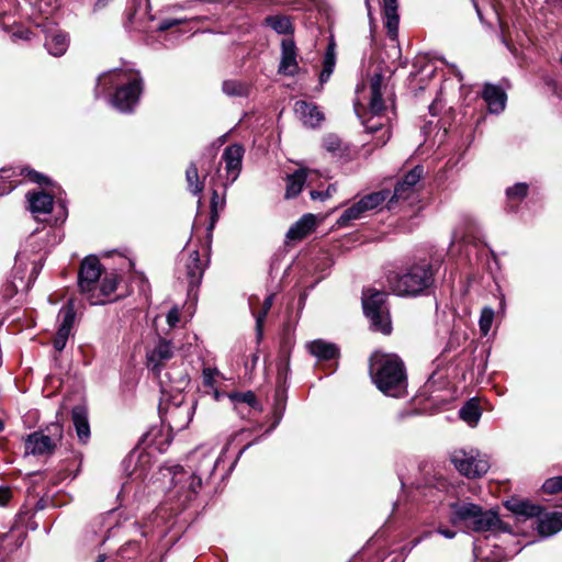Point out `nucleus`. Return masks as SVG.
<instances>
[{"instance_id":"1","label":"nucleus","mask_w":562,"mask_h":562,"mask_svg":"<svg viewBox=\"0 0 562 562\" xmlns=\"http://www.w3.org/2000/svg\"><path fill=\"white\" fill-rule=\"evenodd\" d=\"M370 373L376 387L385 395L401 397L406 394V370L397 355L375 351L370 358Z\"/></svg>"},{"instance_id":"2","label":"nucleus","mask_w":562,"mask_h":562,"mask_svg":"<svg viewBox=\"0 0 562 562\" xmlns=\"http://www.w3.org/2000/svg\"><path fill=\"white\" fill-rule=\"evenodd\" d=\"M386 86V80L381 72H374L370 77L368 111L362 124L368 133L382 132L378 137L376 146H384L390 139L389 117L384 115L386 104L383 99Z\"/></svg>"},{"instance_id":"3","label":"nucleus","mask_w":562,"mask_h":562,"mask_svg":"<svg viewBox=\"0 0 562 562\" xmlns=\"http://www.w3.org/2000/svg\"><path fill=\"white\" fill-rule=\"evenodd\" d=\"M434 276L432 266L420 261L390 279L389 283L393 293L398 296H417L432 285Z\"/></svg>"},{"instance_id":"4","label":"nucleus","mask_w":562,"mask_h":562,"mask_svg":"<svg viewBox=\"0 0 562 562\" xmlns=\"http://www.w3.org/2000/svg\"><path fill=\"white\" fill-rule=\"evenodd\" d=\"M451 508L450 521L453 525L462 522L468 529L476 532L494 530L501 525V519L495 512H484L475 504H452Z\"/></svg>"},{"instance_id":"5","label":"nucleus","mask_w":562,"mask_h":562,"mask_svg":"<svg viewBox=\"0 0 562 562\" xmlns=\"http://www.w3.org/2000/svg\"><path fill=\"white\" fill-rule=\"evenodd\" d=\"M215 468V460L209 456H205L202 464L192 472L186 471L181 465H175L170 470L175 494L179 497L184 496L187 501H190L196 495L202 485L201 474H212Z\"/></svg>"},{"instance_id":"6","label":"nucleus","mask_w":562,"mask_h":562,"mask_svg":"<svg viewBox=\"0 0 562 562\" xmlns=\"http://www.w3.org/2000/svg\"><path fill=\"white\" fill-rule=\"evenodd\" d=\"M117 82L122 86L117 88L112 102L121 112H130L139 100L142 92V78L138 71L115 70L112 72Z\"/></svg>"},{"instance_id":"7","label":"nucleus","mask_w":562,"mask_h":562,"mask_svg":"<svg viewBox=\"0 0 562 562\" xmlns=\"http://www.w3.org/2000/svg\"><path fill=\"white\" fill-rule=\"evenodd\" d=\"M386 293L367 289L363 291L362 305L366 316L374 330L389 335L392 330L389 308L385 304Z\"/></svg>"},{"instance_id":"8","label":"nucleus","mask_w":562,"mask_h":562,"mask_svg":"<svg viewBox=\"0 0 562 562\" xmlns=\"http://www.w3.org/2000/svg\"><path fill=\"white\" fill-rule=\"evenodd\" d=\"M450 460L462 475L470 479L480 477L490 469L487 459L474 449L470 451L463 449L454 450L450 456Z\"/></svg>"},{"instance_id":"9","label":"nucleus","mask_w":562,"mask_h":562,"mask_svg":"<svg viewBox=\"0 0 562 562\" xmlns=\"http://www.w3.org/2000/svg\"><path fill=\"white\" fill-rule=\"evenodd\" d=\"M195 405L193 402H180L168 404L161 416L164 423L172 431L186 429L192 420Z\"/></svg>"},{"instance_id":"10","label":"nucleus","mask_w":562,"mask_h":562,"mask_svg":"<svg viewBox=\"0 0 562 562\" xmlns=\"http://www.w3.org/2000/svg\"><path fill=\"white\" fill-rule=\"evenodd\" d=\"M102 274L100 260L95 256L86 257L78 272V285L80 292L89 300V294L97 288Z\"/></svg>"},{"instance_id":"11","label":"nucleus","mask_w":562,"mask_h":562,"mask_svg":"<svg viewBox=\"0 0 562 562\" xmlns=\"http://www.w3.org/2000/svg\"><path fill=\"white\" fill-rule=\"evenodd\" d=\"M54 428L58 432L55 438L43 432L31 434L25 441L26 452L37 456L52 453L61 437L60 427L55 425Z\"/></svg>"},{"instance_id":"12","label":"nucleus","mask_w":562,"mask_h":562,"mask_svg":"<svg viewBox=\"0 0 562 562\" xmlns=\"http://www.w3.org/2000/svg\"><path fill=\"white\" fill-rule=\"evenodd\" d=\"M296 46L292 38L281 41V60L278 72L284 76L293 77L300 71L297 63Z\"/></svg>"},{"instance_id":"13","label":"nucleus","mask_w":562,"mask_h":562,"mask_svg":"<svg viewBox=\"0 0 562 562\" xmlns=\"http://www.w3.org/2000/svg\"><path fill=\"white\" fill-rule=\"evenodd\" d=\"M60 315L63 319L53 339L54 348L57 351H61L66 347V342L75 324L76 313L71 302L60 310Z\"/></svg>"},{"instance_id":"14","label":"nucleus","mask_w":562,"mask_h":562,"mask_svg":"<svg viewBox=\"0 0 562 562\" xmlns=\"http://www.w3.org/2000/svg\"><path fill=\"white\" fill-rule=\"evenodd\" d=\"M243 156L244 148L240 145L234 144L224 149L222 159L225 162L228 183H233L238 178L241 170Z\"/></svg>"},{"instance_id":"15","label":"nucleus","mask_w":562,"mask_h":562,"mask_svg":"<svg viewBox=\"0 0 562 562\" xmlns=\"http://www.w3.org/2000/svg\"><path fill=\"white\" fill-rule=\"evenodd\" d=\"M173 348L171 342L166 339H159L157 345L147 353V366L154 372L159 373L161 367L172 358Z\"/></svg>"},{"instance_id":"16","label":"nucleus","mask_w":562,"mask_h":562,"mask_svg":"<svg viewBox=\"0 0 562 562\" xmlns=\"http://www.w3.org/2000/svg\"><path fill=\"white\" fill-rule=\"evenodd\" d=\"M119 278L115 273H106L101 283L89 294V302L92 305L104 304L117 288Z\"/></svg>"},{"instance_id":"17","label":"nucleus","mask_w":562,"mask_h":562,"mask_svg":"<svg viewBox=\"0 0 562 562\" xmlns=\"http://www.w3.org/2000/svg\"><path fill=\"white\" fill-rule=\"evenodd\" d=\"M294 111L302 123L307 127H317L324 121V114L317 105L306 102L296 101Z\"/></svg>"},{"instance_id":"18","label":"nucleus","mask_w":562,"mask_h":562,"mask_svg":"<svg viewBox=\"0 0 562 562\" xmlns=\"http://www.w3.org/2000/svg\"><path fill=\"white\" fill-rule=\"evenodd\" d=\"M184 270L191 291L194 286L199 285L204 272V267L198 250H192L188 254L184 259Z\"/></svg>"},{"instance_id":"19","label":"nucleus","mask_w":562,"mask_h":562,"mask_svg":"<svg viewBox=\"0 0 562 562\" xmlns=\"http://www.w3.org/2000/svg\"><path fill=\"white\" fill-rule=\"evenodd\" d=\"M482 95L492 113H499L504 110L506 94L498 86L486 83Z\"/></svg>"},{"instance_id":"20","label":"nucleus","mask_w":562,"mask_h":562,"mask_svg":"<svg viewBox=\"0 0 562 562\" xmlns=\"http://www.w3.org/2000/svg\"><path fill=\"white\" fill-rule=\"evenodd\" d=\"M71 418L78 439L86 443L90 438V425L86 407L81 405L75 406L71 412Z\"/></svg>"},{"instance_id":"21","label":"nucleus","mask_w":562,"mask_h":562,"mask_svg":"<svg viewBox=\"0 0 562 562\" xmlns=\"http://www.w3.org/2000/svg\"><path fill=\"white\" fill-rule=\"evenodd\" d=\"M316 226L315 215L308 213L294 223L286 233L290 240H301L306 237Z\"/></svg>"},{"instance_id":"22","label":"nucleus","mask_w":562,"mask_h":562,"mask_svg":"<svg viewBox=\"0 0 562 562\" xmlns=\"http://www.w3.org/2000/svg\"><path fill=\"white\" fill-rule=\"evenodd\" d=\"M385 27L391 38H396L398 32L400 16L397 14V0H382Z\"/></svg>"},{"instance_id":"23","label":"nucleus","mask_w":562,"mask_h":562,"mask_svg":"<svg viewBox=\"0 0 562 562\" xmlns=\"http://www.w3.org/2000/svg\"><path fill=\"white\" fill-rule=\"evenodd\" d=\"M505 506L508 510H510L515 515L528 517V518L538 517L542 512L541 506L532 504L529 501L518 499V498H513L510 501H507Z\"/></svg>"},{"instance_id":"24","label":"nucleus","mask_w":562,"mask_h":562,"mask_svg":"<svg viewBox=\"0 0 562 562\" xmlns=\"http://www.w3.org/2000/svg\"><path fill=\"white\" fill-rule=\"evenodd\" d=\"M27 200L33 214H48L53 209V196L43 191L29 193Z\"/></svg>"},{"instance_id":"25","label":"nucleus","mask_w":562,"mask_h":562,"mask_svg":"<svg viewBox=\"0 0 562 562\" xmlns=\"http://www.w3.org/2000/svg\"><path fill=\"white\" fill-rule=\"evenodd\" d=\"M308 351L319 360H330L338 356L336 345L317 339L307 344Z\"/></svg>"},{"instance_id":"26","label":"nucleus","mask_w":562,"mask_h":562,"mask_svg":"<svg viewBox=\"0 0 562 562\" xmlns=\"http://www.w3.org/2000/svg\"><path fill=\"white\" fill-rule=\"evenodd\" d=\"M562 529V513L554 512L539 520L538 531L541 536L549 537Z\"/></svg>"},{"instance_id":"27","label":"nucleus","mask_w":562,"mask_h":562,"mask_svg":"<svg viewBox=\"0 0 562 562\" xmlns=\"http://www.w3.org/2000/svg\"><path fill=\"white\" fill-rule=\"evenodd\" d=\"M307 178L306 169H299L294 173L286 177L285 198H295L303 189Z\"/></svg>"},{"instance_id":"28","label":"nucleus","mask_w":562,"mask_h":562,"mask_svg":"<svg viewBox=\"0 0 562 562\" xmlns=\"http://www.w3.org/2000/svg\"><path fill=\"white\" fill-rule=\"evenodd\" d=\"M69 40L67 34L57 32L47 36L46 47L53 56H61L68 48Z\"/></svg>"},{"instance_id":"29","label":"nucleus","mask_w":562,"mask_h":562,"mask_svg":"<svg viewBox=\"0 0 562 562\" xmlns=\"http://www.w3.org/2000/svg\"><path fill=\"white\" fill-rule=\"evenodd\" d=\"M481 415V408L474 398L468 401L459 411L460 418L470 426H475L479 423Z\"/></svg>"},{"instance_id":"30","label":"nucleus","mask_w":562,"mask_h":562,"mask_svg":"<svg viewBox=\"0 0 562 562\" xmlns=\"http://www.w3.org/2000/svg\"><path fill=\"white\" fill-rule=\"evenodd\" d=\"M265 23L278 34H290L293 31L291 20L284 15H269L265 19Z\"/></svg>"},{"instance_id":"31","label":"nucleus","mask_w":562,"mask_h":562,"mask_svg":"<svg viewBox=\"0 0 562 562\" xmlns=\"http://www.w3.org/2000/svg\"><path fill=\"white\" fill-rule=\"evenodd\" d=\"M424 169L422 166H416L405 175L403 180L398 181L394 188V194L400 195L403 191V186L407 184L408 189H414L423 176Z\"/></svg>"},{"instance_id":"32","label":"nucleus","mask_w":562,"mask_h":562,"mask_svg":"<svg viewBox=\"0 0 562 562\" xmlns=\"http://www.w3.org/2000/svg\"><path fill=\"white\" fill-rule=\"evenodd\" d=\"M186 179L188 189L193 194H200L204 189V182L200 180L198 168L194 162H191L186 171Z\"/></svg>"},{"instance_id":"33","label":"nucleus","mask_w":562,"mask_h":562,"mask_svg":"<svg viewBox=\"0 0 562 562\" xmlns=\"http://www.w3.org/2000/svg\"><path fill=\"white\" fill-rule=\"evenodd\" d=\"M366 212L361 201L352 204L350 207L344 211V213L338 218V224L340 226L347 225L349 222L358 220Z\"/></svg>"},{"instance_id":"34","label":"nucleus","mask_w":562,"mask_h":562,"mask_svg":"<svg viewBox=\"0 0 562 562\" xmlns=\"http://www.w3.org/2000/svg\"><path fill=\"white\" fill-rule=\"evenodd\" d=\"M335 63H336V60H335L334 49L329 46L325 54V57L323 60V69L319 75L321 86H323L325 82H327L328 79L330 78V76L334 71Z\"/></svg>"},{"instance_id":"35","label":"nucleus","mask_w":562,"mask_h":562,"mask_svg":"<svg viewBox=\"0 0 562 562\" xmlns=\"http://www.w3.org/2000/svg\"><path fill=\"white\" fill-rule=\"evenodd\" d=\"M390 195V191L383 190L379 192L370 193L363 196L360 201L366 211L373 210L381 205Z\"/></svg>"},{"instance_id":"36","label":"nucleus","mask_w":562,"mask_h":562,"mask_svg":"<svg viewBox=\"0 0 562 562\" xmlns=\"http://www.w3.org/2000/svg\"><path fill=\"white\" fill-rule=\"evenodd\" d=\"M273 299H274L273 294L268 295L263 302L261 311L258 314H255L258 337H261V335H262L263 322L273 304Z\"/></svg>"},{"instance_id":"37","label":"nucleus","mask_w":562,"mask_h":562,"mask_svg":"<svg viewBox=\"0 0 562 562\" xmlns=\"http://www.w3.org/2000/svg\"><path fill=\"white\" fill-rule=\"evenodd\" d=\"M494 319V311L491 307H484L481 312L479 325L483 335H487Z\"/></svg>"},{"instance_id":"38","label":"nucleus","mask_w":562,"mask_h":562,"mask_svg":"<svg viewBox=\"0 0 562 562\" xmlns=\"http://www.w3.org/2000/svg\"><path fill=\"white\" fill-rule=\"evenodd\" d=\"M324 147L327 151L338 156L341 151L342 142L338 136L331 134L324 138Z\"/></svg>"},{"instance_id":"39","label":"nucleus","mask_w":562,"mask_h":562,"mask_svg":"<svg viewBox=\"0 0 562 562\" xmlns=\"http://www.w3.org/2000/svg\"><path fill=\"white\" fill-rule=\"evenodd\" d=\"M542 488L548 494H555L562 492V476H553L548 480L542 485Z\"/></svg>"},{"instance_id":"40","label":"nucleus","mask_w":562,"mask_h":562,"mask_svg":"<svg viewBox=\"0 0 562 562\" xmlns=\"http://www.w3.org/2000/svg\"><path fill=\"white\" fill-rule=\"evenodd\" d=\"M223 91L227 95H241L245 91V88L241 83L237 81L227 80L223 83Z\"/></svg>"},{"instance_id":"41","label":"nucleus","mask_w":562,"mask_h":562,"mask_svg":"<svg viewBox=\"0 0 562 562\" xmlns=\"http://www.w3.org/2000/svg\"><path fill=\"white\" fill-rule=\"evenodd\" d=\"M528 186L526 183H517L507 189V196L509 199H522L527 195Z\"/></svg>"},{"instance_id":"42","label":"nucleus","mask_w":562,"mask_h":562,"mask_svg":"<svg viewBox=\"0 0 562 562\" xmlns=\"http://www.w3.org/2000/svg\"><path fill=\"white\" fill-rule=\"evenodd\" d=\"M233 398L240 403H246L249 406L256 405V396L252 392H246V393H238L233 396Z\"/></svg>"},{"instance_id":"43","label":"nucleus","mask_w":562,"mask_h":562,"mask_svg":"<svg viewBox=\"0 0 562 562\" xmlns=\"http://www.w3.org/2000/svg\"><path fill=\"white\" fill-rule=\"evenodd\" d=\"M218 374V371L216 369L212 368H205L203 369L202 376H203V383L206 386H213L215 376Z\"/></svg>"},{"instance_id":"44","label":"nucleus","mask_w":562,"mask_h":562,"mask_svg":"<svg viewBox=\"0 0 562 562\" xmlns=\"http://www.w3.org/2000/svg\"><path fill=\"white\" fill-rule=\"evenodd\" d=\"M224 201L220 199L218 193L214 190L211 200L212 217L217 216L218 210L223 209Z\"/></svg>"},{"instance_id":"45","label":"nucleus","mask_w":562,"mask_h":562,"mask_svg":"<svg viewBox=\"0 0 562 562\" xmlns=\"http://www.w3.org/2000/svg\"><path fill=\"white\" fill-rule=\"evenodd\" d=\"M180 321V311L173 306L167 314V323L170 327H175Z\"/></svg>"},{"instance_id":"46","label":"nucleus","mask_w":562,"mask_h":562,"mask_svg":"<svg viewBox=\"0 0 562 562\" xmlns=\"http://www.w3.org/2000/svg\"><path fill=\"white\" fill-rule=\"evenodd\" d=\"M12 496L9 487L0 486V505H7Z\"/></svg>"},{"instance_id":"47","label":"nucleus","mask_w":562,"mask_h":562,"mask_svg":"<svg viewBox=\"0 0 562 562\" xmlns=\"http://www.w3.org/2000/svg\"><path fill=\"white\" fill-rule=\"evenodd\" d=\"M181 21L180 20H177V19H167L165 21H162L159 26H158V30L159 31H166V30H169L178 24H180Z\"/></svg>"},{"instance_id":"48","label":"nucleus","mask_w":562,"mask_h":562,"mask_svg":"<svg viewBox=\"0 0 562 562\" xmlns=\"http://www.w3.org/2000/svg\"><path fill=\"white\" fill-rule=\"evenodd\" d=\"M413 192H414V189H408V188H407V184H406V186H403L402 194H400V195H395V194L393 193V195H392V198H391L390 202H392L393 200H396V201H398V200H406V199H408V198L412 195V193H413Z\"/></svg>"},{"instance_id":"49","label":"nucleus","mask_w":562,"mask_h":562,"mask_svg":"<svg viewBox=\"0 0 562 562\" xmlns=\"http://www.w3.org/2000/svg\"><path fill=\"white\" fill-rule=\"evenodd\" d=\"M311 198L313 200H324L326 199L325 192L313 190L311 191Z\"/></svg>"},{"instance_id":"50","label":"nucleus","mask_w":562,"mask_h":562,"mask_svg":"<svg viewBox=\"0 0 562 562\" xmlns=\"http://www.w3.org/2000/svg\"><path fill=\"white\" fill-rule=\"evenodd\" d=\"M438 532L448 539H452L456 536V532L449 529H438Z\"/></svg>"},{"instance_id":"51","label":"nucleus","mask_w":562,"mask_h":562,"mask_svg":"<svg viewBox=\"0 0 562 562\" xmlns=\"http://www.w3.org/2000/svg\"><path fill=\"white\" fill-rule=\"evenodd\" d=\"M33 180L38 183H48V179L45 176L40 175L37 172H34Z\"/></svg>"},{"instance_id":"52","label":"nucleus","mask_w":562,"mask_h":562,"mask_svg":"<svg viewBox=\"0 0 562 562\" xmlns=\"http://www.w3.org/2000/svg\"><path fill=\"white\" fill-rule=\"evenodd\" d=\"M108 0H98L94 4L95 9H101L106 5Z\"/></svg>"},{"instance_id":"53","label":"nucleus","mask_w":562,"mask_h":562,"mask_svg":"<svg viewBox=\"0 0 562 562\" xmlns=\"http://www.w3.org/2000/svg\"><path fill=\"white\" fill-rule=\"evenodd\" d=\"M335 191H336L335 186H329V187L327 188V190L325 191V195H326V198L330 196V194H331L333 192H335Z\"/></svg>"},{"instance_id":"54","label":"nucleus","mask_w":562,"mask_h":562,"mask_svg":"<svg viewBox=\"0 0 562 562\" xmlns=\"http://www.w3.org/2000/svg\"><path fill=\"white\" fill-rule=\"evenodd\" d=\"M14 35H18V33H14ZM30 31H23L19 34L20 37H23L25 40H30Z\"/></svg>"},{"instance_id":"55","label":"nucleus","mask_w":562,"mask_h":562,"mask_svg":"<svg viewBox=\"0 0 562 562\" xmlns=\"http://www.w3.org/2000/svg\"><path fill=\"white\" fill-rule=\"evenodd\" d=\"M474 5H475L476 12H477V14H479L480 19H482L480 9L477 8V5H476V4H474Z\"/></svg>"},{"instance_id":"56","label":"nucleus","mask_w":562,"mask_h":562,"mask_svg":"<svg viewBox=\"0 0 562 562\" xmlns=\"http://www.w3.org/2000/svg\"><path fill=\"white\" fill-rule=\"evenodd\" d=\"M456 75L459 77L460 81L463 79V77H462V75L460 72H456Z\"/></svg>"},{"instance_id":"57","label":"nucleus","mask_w":562,"mask_h":562,"mask_svg":"<svg viewBox=\"0 0 562 562\" xmlns=\"http://www.w3.org/2000/svg\"><path fill=\"white\" fill-rule=\"evenodd\" d=\"M3 429V423L0 420V431Z\"/></svg>"},{"instance_id":"58","label":"nucleus","mask_w":562,"mask_h":562,"mask_svg":"<svg viewBox=\"0 0 562 562\" xmlns=\"http://www.w3.org/2000/svg\"><path fill=\"white\" fill-rule=\"evenodd\" d=\"M193 457H194V458H198V457H199V452H198V451H196V452H194Z\"/></svg>"},{"instance_id":"59","label":"nucleus","mask_w":562,"mask_h":562,"mask_svg":"<svg viewBox=\"0 0 562 562\" xmlns=\"http://www.w3.org/2000/svg\"><path fill=\"white\" fill-rule=\"evenodd\" d=\"M419 541H420V539H416V540L414 541V544H417Z\"/></svg>"}]
</instances>
